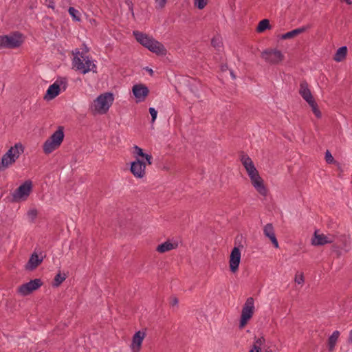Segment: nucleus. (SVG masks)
Segmentation results:
<instances>
[{
	"mask_svg": "<svg viewBox=\"0 0 352 352\" xmlns=\"http://www.w3.org/2000/svg\"><path fill=\"white\" fill-rule=\"evenodd\" d=\"M74 58L72 59V65L76 71L80 72L82 74H85L89 72L94 73L97 72V67L94 64L91 58L83 52H80L78 49H76L72 52Z\"/></svg>",
	"mask_w": 352,
	"mask_h": 352,
	"instance_id": "obj_1",
	"label": "nucleus"
},
{
	"mask_svg": "<svg viewBox=\"0 0 352 352\" xmlns=\"http://www.w3.org/2000/svg\"><path fill=\"white\" fill-rule=\"evenodd\" d=\"M133 34L137 41L148 49L151 52L161 55H165L166 54V50L163 44L155 40L153 37L139 31H133Z\"/></svg>",
	"mask_w": 352,
	"mask_h": 352,
	"instance_id": "obj_2",
	"label": "nucleus"
},
{
	"mask_svg": "<svg viewBox=\"0 0 352 352\" xmlns=\"http://www.w3.org/2000/svg\"><path fill=\"white\" fill-rule=\"evenodd\" d=\"M24 152V147L21 143H16L2 156L0 161V172L5 170L13 164Z\"/></svg>",
	"mask_w": 352,
	"mask_h": 352,
	"instance_id": "obj_3",
	"label": "nucleus"
},
{
	"mask_svg": "<svg viewBox=\"0 0 352 352\" xmlns=\"http://www.w3.org/2000/svg\"><path fill=\"white\" fill-rule=\"evenodd\" d=\"M113 100V95L110 92L100 94L94 100L91 111L96 113L104 114L112 105Z\"/></svg>",
	"mask_w": 352,
	"mask_h": 352,
	"instance_id": "obj_4",
	"label": "nucleus"
},
{
	"mask_svg": "<svg viewBox=\"0 0 352 352\" xmlns=\"http://www.w3.org/2000/svg\"><path fill=\"white\" fill-rule=\"evenodd\" d=\"M254 311V300L252 297L247 298L243 306L239 327L243 328L252 317Z\"/></svg>",
	"mask_w": 352,
	"mask_h": 352,
	"instance_id": "obj_5",
	"label": "nucleus"
},
{
	"mask_svg": "<svg viewBox=\"0 0 352 352\" xmlns=\"http://www.w3.org/2000/svg\"><path fill=\"white\" fill-rule=\"evenodd\" d=\"M261 56L271 65H277L282 62L285 58L283 53L276 49H267L262 52Z\"/></svg>",
	"mask_w": 352,
	"mask_h": 352,
	"instance_id": "obj_6",
	"label": "nucleus"
},
{
	"mask_svg": "<svg viewBox=\"0 0 352 352\" xmlns=\"http://www.w3.org/2000/svg\"><path fill=\"white\" fill-rule=\"evenodd\" d=\"M61 88H63V90H65L67 88V80L65 78H61L60 80H57L48 87L44 96V99L50 100L55 98L59 95Z\"/></svg>",
	"mask_w": 352,
	"mask_h": 352,
	"instance_id": "obj_7",
	"label": "nucleus"
},
{
	"mask_svg": "<svg viewBox=\"0 0 352 352\" xmlns=\"http://www.w3.org/2000/svg\"><path fill=\"white\" fill-rule=\"evenodd\" d=\"M43 285V281L40 278L31 280L28 283L23 284L18 287V293L21 296H25L30 294L32 292L38 289Z\"/></svg>",
	"mask_w": 352,
	"mask_h": 352,
	"instance_id": "obj_8",
	"label": "nucleus"
},
{
	"mask_svg": "<svg viewBox=\"0 0 352 352\" xmlns=\"http://www.w3.org/2000/svg\"><path fill=\"white\" fill-rule=\"evenodd\" d=\"M32 188V183L30 180L25 181L19 188H17L12 193L13 199L14 201L21 199H25L31 192Z\"/></svg>",
	"mask_w": 352,
	"mask_h": 352,
	"instance_id": "obj_9",
	"label": "nucleus"
},
{
	"mask_svg": "<svg viewBox=\"0 0 352 352\" xmlns=\"http://www.w3.org/2000/svg\"><path fill=\"white\" fill-rule=\"evenodd\" d=\"M336 241V235L319 234L318 230L314 232L311 239V244L315 246L324 245L327 243H333Z\"/></svg>",
	"mask_w": 352,
	"mask_h": 352,
	"instance_id": "obj_10",
	"label": "nucleus"
},
{
	"mask_svg": "<svg viewBox=\"0 0 352 352\" xmlns=\"http://www.w3.org/2000/svg\"><path fill=\"white\" fill-rule=\"evenodd\" d=\"M23 42L22 34L19 32L5 35V48L14 49L19 47Z\"/></svg>",
	"mask_w": 352,
	"mask_h": 352,
	"instance_id": "obj_11",
	"label": "nucleus"
},
{
	"mask_svg": "<svg viewBox=\"0 0 352 352\" xmlns=\"http://www.w3.org/2000/svg\"><path fill=\"white\" fill-rule=\"evenodd\" d=\"M130 171L135 177L143 178L146 175V163L137 157L131 163Z\"/></svg>",
	"mask_w": 352,
	"mask_h": 352,
	"instance_id": "obj_12",
	"label": "nucleus"
},
{
	"mask_svg": "<svg viewBox=\"0 0 352 352\" xmlns=\"http://www.w3.org/2000/svg\"><path fill=\"white\" fill-rule=\"evenodd\" d=\"M241 254L239 247H234L230 253L229 265L230 270L232 273H235L239 270L241 262Z\"/></svg>",
	"mask_w": 352,
	"mask_h": 352,
	"instance_id": "obj_13",
	"label": "nucleus"
},
{
	"mask_svg": "<svg viewBox=\"0 0 352 352\" xmlns=\"http://www.w3.org/2000/svg\"><path fill=\"white\" fill-rule=\"evenodd\" d=\"M336 243L332 245L333 250L336 252L338 256L341 254L339 249L345 250L346 252L348 251V248L349 247L350 241L349 239L344 234L337 236L336 235Z\"/></svg>",
	"mask_w": 352,
	"mask_h": 352,
	"instance_id": "obj_14",
	"label": "nucleus"
},
{
	"mask_svg": "<svg viewBox=\"0 0 352 352\" xmlns=\"http://www.w3.org/2000/svg\"><path fill=\"white\" fill-rule=\"evenodd\" d=\"M45 255H43L42 253L40 254V256L36 252H34L28 263L25 265V270L27 271H33L41 263L43 262Z\"/></svg>",
	"mask_w": 352,
	"mask_h": 352,
	"instance_id": "obj_15",
	"label": "nucleus"
},
{
	"mask_svg": "<svg viewBox=\"0 0 352 352\" xmlns=\"http://www.w3.org/2000/svg\"><path fill=\"white\" fill-rule=\"evenodd\" d=\"M132 91L137 102L144 101L149 93L148 87L143 84L133 85Z\"/></svg>",
	"mask_w": 352,
	"mask_h": 352,
	"instance_id": "obj_16",
	"label": "nucleus"
},
{
	"mask_svg": "<svg viewBox=\"0 0 352 352\" xmlns=\"http://www.w3.org/2000/svg\"><path fill=\"white\" fill-rule=\"evenodd\" d=\"M145 337V331H138L135 332L132 338V342L131 344V349L133 352H139L140 351L142 342Z\"/></svg>",
	"mask_w": 352,
	"mask_h": 352,
	"instance_id": "obj_17",
	"label": "nucleus"
},
{
	"mask_svg": "<svg viewBox=\"0 0 352 352\" xmlns=\"http://www.w3.org/2000/svg\"><path fill=\"white\" fill-rule=\"evenodd\" d=\"M251 183L256 191L261 195L265 196L267 190L264 185L263 179L260 177L259 173L254 177H250Z\"/></svg>",
	"mask_w": 352,
	"mask_h": 352,
	"instance_id": "obj_18",
	"label": "nucleus"
},
{
	"mask_svg": "<svg viewBox=\"0 0 352 352\" xmlns=\"http://www.w3.org/2000/svg\"><path fill=\"white\" fill-rule=\"evenodd\" d=\"M263 234L271 241L274 248H278L279 247L272 223H269L264 226Z\"/></svg>",
	"mask_w": 352,
	"mask_h": 352,
	"instance_id": "obj_19",
	"label": "nucleus"
},
{
	"mask_svg": "<svg viewBox=\"0 0 352 352\" xmlns=\"http://www.w3.org/2000/svg\"><path fill=\"white\" fill-rule=\"evenodd\" d=\"M299 94L307 102H309L314 100L311 91L309 89L308 84L305 80L302 81L300 84Z\"/></svg>",
	"mask_w": 352,
	"mask_h": 352,
	"instance_id": "obj_20",
	"label": "nucleus"
},
{
	"mask_svg": "<svg viewBox=\"0 0 352 352\" xmlns=\"http://www.w3.org/2000/svg\"><path fill=\"white\" fill-rule=\"evenodd\" d=\"M60 146V144L52 141L50 139L47 138L43 143V150L45 154H50L54 150L57 149Z\"/></svg>",
	"mask_w": 352,
	"mask_h": 352,
	"instance_id": "obj_21",
	"label": "nucleus"
},
{
	"mask_svg": "<svg viewBox=\"0 0 352 352\" xmlns=\"http://www.w3.org/2000/svg\"><path fill=\"white\" fill-rule=\"evenodd\" d=\"M64 127L62 126H59L57 130L51 135L49 139H50L52 141H54L61 144L64 140Z\"/></svg>",
	"mask_w": 352,
	"mask_h": 352,
	"instance_id": "obj_22",
	"label": "nucleus"
},
{
	"mask_svg": "<svg viewBox=\"0 0 352 352\" xmlns=\"http://www.w3.org/2000/svg\"><path fill=\"white\" fill-rule=\"evenodd\" d=\"M340 333L339 331L336 330L333 332V333L329 337L327 341L328 349L330 352H333L334 351L335 346L339 338Z\"/></svg>",
	"mask_w": 352,
	"mask_h": 352,
	"instance_id": "obj_23",
	"label": "nucleus"
},
{
	"mask_svg": "<svg viewBox=\"0 0 352 352\" xmlns=\"http://www.w3.org/2000/svg\"><path fill=\"white\" fill-rule=\"evenodd\" d=\"M241 162L245 168L247 173L256 168L252 159L247 155L243 153L241 155Z\"/></svg>",
	"mask_w": 352,
	"mask_h": 352,
	"instance_id": "obj_24",
	"label": "nucleus"
},
{
	"mask_svg": "<svg viewBox=\"0 0 352 352\" xmlns=\"http://www.w3.org/2000/svg\"><path fill=\"white\" fill-rule=\"evenodd\" d=\"M309 28V26L307 25V26H302L301 28H296L295 30H293L292 31H289L284 34H283L281 36V38L283 39H289V38H292L304 32H305L306 30H307Z\"/></svg>",
	"mask_w": 352,
	"mask_h": 352,
	"instance_id": "obj_25",
	"label": "nucleus"
},
{
	"mask_svg": "<svg viewBox=\"0 0 352 352\" xmlns=\"http://www.w3.org/2000/svg\"><path fill=\"white\" fill-rule=\"evenodd\" d=\"M177 243H171L170 241H166L159 245L156 250L160 253H164L177 248Z\"/></svg>",
	"mask_w": 352,
	"mask_h": 352,
	"instance_id": "obj_26",
	"label": "nucleus"
},
{
	"mask_svg": "<svg viewBox=\"0 0 352 352\" xmlns=\"http://www.w3.org/2000/svg\"><path fill=\"white\" fill-rule=\"evenodd\" d=\"M133 148V153L136 157L138 156L144 157L146 160L148 164H152L153 157L151 155L144 153L143 152V150L138 146L135 145Z\"/></svg>",
	"mask_w": 352,
	"mask_h": 352,
	"instance_id": "obj_27",
	"label": "nucleus"
},
{
	"mask_svg": "<svg viewBox=\"0 0 352 352\" xmlns=\"http://www.w3.org/2000/svg\"><path fill=\"white\" fill-rule=\"evenodd\" d=\"M347 54V47L346 46H342L340 47L336 54L334 55L333 59L336 62H340L343 60Z\"/></svg>",
	"mask_w": 352,
	"mask_h": 352,
	"instance_id": "obj_28",
	"label": "nucleus"
},
{
	"mask_svg": "<svg viewBox=\"0 0 352 352\" xmlns=\"http://www.w3.org/2000/svg\"><path fill=\"white\" fill-rule=\"evenodd\" d=\"M66 278L67 275L65 274L58 273L54 277L52 285L55 287L60 286Z\"/></svg>",
	"mask_w": 352,
	"mask_h": 352,
	"instance_id": "obj_29",
	"label": "nucleus"
},
{
	"mask_svg": "<svg viewBox=\"0 0 352 352\" xmlns=\"http://www.w3.org/2000/svg\"><path fill=\"white\" fill-rule=\"evenodd\" d=\"M270 28V21L268 19H263L259 22L256 30L258 32H263Z\"/></svg>",
	"mask_w": 352,
	"mask_h": 352,
	"instance_id": "obj_30",
	"label": "nucleus"
},
{
	"mask_svg": "<svg viewBox=\"0 0 352 352\" xmlns=\"http://www.w3.org/2000/svg\"><path fill=\"white\" fill-rule=\"evenodd\" d=\"M309 106L311 107L312 111L314 113V115L318 118H320L322 116L321 112L319 110L318 107L317 103L315 102L314 100L310 101L309 102H307Z\"/></svg>",
	"mask_w": 352,
	"mask_h": 352,
	"instance_id": "obj_31",
	"label": "nucleus"
},
{
	"mask_svg": "<svg viewBox=\"0 0 352 352\" xmlns=\"http://www.w3.org/2000/svg\"><path fill=\"white\" fill-rule=\"evenodd\" d=\"M69 14L71 15L72 19L76 21H80L81 20L80 19V14L78 10L75 9L73 7H70L68 10Z\"/></svg>",
	"mask_w": 352,
	"mask_h": 352,
	"instance_id": "obj_32",
	"label": "nucleus"
},
{
	"mask_svg": "<svg viewBox=\"0 0 352 352\" xmlns=\"http://www.w3.org/2000/svg\"><path fill=\"white\" fill-rule=\"evenodd\" d=\"M194 6L199 10L204 9L208 3V0H193Z\"/></svg>",
	"mask_w": 352,
	"mask_h": 352,
	"instance_id": "obj_33",
	"label": "nucleus"
},
{
	"mask_svg": "<svg viewBox=\"0 0 352 352\" xmlns=\"http://www.w3.org/2000/svg\"><path fill=\"white\" fill-rule=\"evenodd\" d=\"M38 215V211L36 209L33 208L28 212V216L31 219L32 222H34Z\"/></svg>",
	"mask_w": 352,
	"mask_h": 352,
	"instance_id": "obj_34",
	"label": "nucleus"
},
{
	"mask_svg": "<svg viewBox=\"0 0 352 352\" xmlns=\"http://www.w3.org/2000/svg\"><path fill=\"white\" fill-rule=\"evenodd\" d=\"M167 1L168 0H155V8L157 10H162L165 7Z\"/></svg>",
	"mask_w": 352,
	"mask_h": 352,
	"instance_id": "obj_35",
	"label": "nucleus"
},
{
	"mask_svg": "<svg viewBox=\"0 0 352 352\" xmlns=\"http://www.w3.org/2000/svg\"><path fill=\"white\" fill-rule=\"evenodd\" d=\"M265 342V339L262 336L261 338H256L254 344L262 349V346Z\"/></svg>",
	"mask_w": 352,
	"mask_h": 352,
	"instance_id": "obj_36",
	"label": "nucleus"
},
{
	"mask_svg": "<svg viewBox=\"0 0 352 352\" xmlns=\"http://www.w3.org/2000/svg\"><path fill=\"white\" fill-rule=\"evenodd\" d=\"M325 160L328 164H333L334 162V159L328 150L325 152Z\"/></svg>",
	"mask_w": 352,
	"mask_h": 352,
	"instance_id": "obj_37",
	"label": "nucleus"
},
{
	"mask_svg": "<svg viewBox=\"0 0 352 352\" xmlns=\"http://www.w3.org/2000/svg\"><path fill=\"white\" fill-rule=\"evenodd\" d=\"M149 113L151 115V118H152L151 122L153 123L157 118V111L153 107H150Z\"/></svg>",
	"mask_w": 352,
	"mask_h": 352,
	"instance_id": "obj_38",
	"label": "nucleus"
},
{
	"mask_svg": "<svg viewBox=\"0 0 352 352\" xmlns=\"http://www.w3.org/2000/svg\"><path fill=\"white\" fill-rule=\"evenodd\" d=\"M212 45L215 48H219L221 47V42L219 38L214 37L211 41Z\"/></svg>",
	"mask_w": 352,
	"mask_h": 352,
	"instance_id": "obj_39",
	"label": "nucleus"
},
{
	"mask_svg": "<svg viewBox=\"0 0 352 352\" xmlns=\"http://www.w3.org/2000/svg\"><path fill=\"white\" fill-rule=\"evenodd\" d=\"M295 282L298 284H302L304 283V276L303 274L296 275L295 276Z\"/></svg>",
	"mask_w": 352,
	"mask_h": 352,
	"instance_id": "obj_40",
	"label": "nucleus"
},
{
	"mask_svg": "<svg viewBox=\"0 0 352 352\" xmlns=\"http://www.w3.org/2000/svg\"><path fill=\"white\" fill-rule=\"evenodd\" d=\"M45 5L48 8H52L53 10L55 8V3H54V0H45Z\"/></svg>",
	"mask_w": 352,
	"mask_h": 352,
	"instance_id": "obj_41",
	"label": "nucleus"
},
{
	"mask_svg": "<svg viewBox=\"0 0 352 352\" xmlns=\"http://www.w3.org/2000/svg\"><path fill=\"white\" fill-rule=\"evenodd\" d=\"M250 352H262V349L253 344Z\"/></svg>",
	"mask_w": 352,
	"mask_h": 352,
	"instance_id": "obj_42",
	"label": "nucleus"
},
{
	"mask_svg": "<svg viewBox=\"0 0 352 352\" xmlns=\"http://www.w3.org/2000/svg\"><path fill=\"white\" fill-rule=\"evenodd\" d=\"M257 174H258V171L257 170V169L256 168H254L253 170H252L251 171L248 173L249 177H254V175H256Z\"/></svg>",
	"mask_w": 352,
	"mask_h": 352,
	"instance_id": "obj_43",
	"label": "nucleus"
},
{
	"mask_svg": "<svg viewBox=\"0 0 352 352\" xmlns=\"http://www.w3.org/2000/svg\"><path fill=\"white\" fill-rule=\"evenodd\" d=\"M5 48V35L0 36V49Z\"/></svg>",
	"mask_w": 352,
	"mask_h": 352,
	"instance_id": "obj_44",
	"label": "nucleus"
},
{
	"mask_svg": "<svg viewBox=\"0 0 352 352\" xmlns=\"http://www.w3.org/2000/svg\"><path fill=\"white\" fill-rule=\"evenodd\" d=\"M126 3L128 4L129 6V10L131 11L132 12V15L134 16V13H133V3L131 1L128 0L126 1Z\"/></svg>",
	"mask_w": 352,
	"mask_h": 352,
	"instance_id": "obj_45",
	"label": "nucleus"
},
{
	"mask_svg": "<svg viewBox=\"0 0 352 352\" xmlns=\"http://www.w3.org/2000/svg\"><path fill=\"white\" fill-rule=\"evenodd\" d=\"M177 304H178V299L176 297L173 298L171 301H170V305L172 306H175Z\"/></svg>",
	"mask_w": 352,
	"mask_h": 352,
	"instance_id": "obj_46",
	"label": "nucleus"
},
{
	"mask_svg": "<svg viewBox=\"0 0 352 352\" xmlns=\"http://www.w3.org/2000/svg\"><path fill=\"white\" fill-rule=\"evenodd\" d=\"M348 342L352 344V329L349 331Z\"/></svg>",
	"mask_w": 352,
	"mask_h": 352,
	"instance_id": "obj_47",
	"label": "nucleus"
},
{
	"mask_svg": "<svg viewBox=\"0 0 352 352\" xmlns=\"http://www.w3.org/2000/svg\"><path fill=\"white\" fill-rule=\"evenodd\" d=\"M340 1H343V0H340ZM348 5H351L352 1L351 0H344Z\"/></svg>",
	"mask_w": 352,
	"mask_h": 352,
	"instance_id": "obj_48",
	"label": "nucleus"
},
{
	"mask_svg": "<svg viewBox=\"0 0 352 352\" xmlns=\"http://www.w3.org/2000/svg\"><path fill=\"white\" fill-rule=\"evenodd\" d=\"M263 352H273L272 350L270 349V347H267L266 349H264Z\"/></svg>",
	"mask_w": 352,
	"mask_h": 352,
	"instance_id": "obj_49",
	"label": "nucleus"
},
{
	"mask_svg": "<svg viewBox=\"0 0 352 352\" xmlns=\"http://www.w3.org/2000/svg\"><path fill=\"white\" fill-rule=\"evenodd\" d=\"M231 76H232V78H233V79H235V78H236V76H235V75L233 74V72H231Z\"/></svg>",
	"mask_w": 352,
	"mask_h": 352,
	"instance_id": "obj_50",
	"label": "nucleus"
},
{
	"mask_svg": "<svg viewBox=\"0 0 352 352\" xmlns=\"http://www.w3.org/2000/svg\"><path fill=\"white\" fill-rule=\"evenodd\" d=\"M147 71L152 74L153 73V70L151 69H148Z\"/></svg>",
	"mask_w": 352,
	"mask_h": 352,
	"instance_id": "obj_51",
	"label": "nucleus"
}]
</instances>
